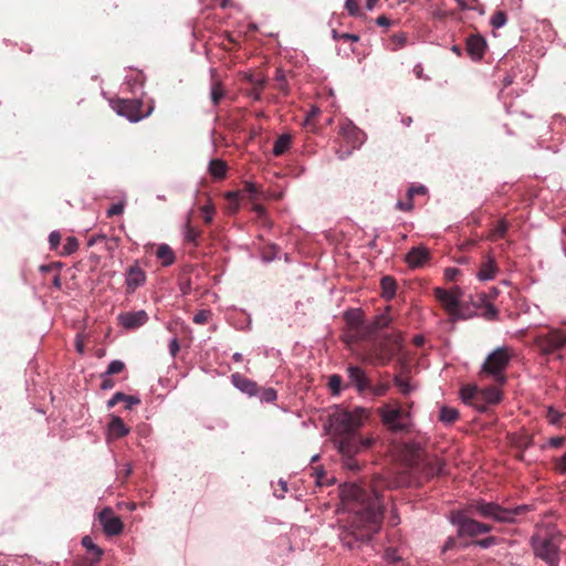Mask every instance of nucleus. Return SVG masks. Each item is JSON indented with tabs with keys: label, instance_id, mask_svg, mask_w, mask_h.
I'll list each match as a JSON object with an SVG mask.
<instances>
[{
	"label": "nucleus",
	"instance_id": "f257e3e1",
	"mask_svg": "<svg viewBox=\"0 0 566 566\" xmlns=\"http://www.w3.org/2000/svg\"><path fill=\"white\" fill-rule=\"evenodd\" d=\"M342 511L349 514L348 525L339 533L344 546L354 549L359 544L369 542L378 532L384 504L376 489L373 494L355 483H345L340 488Z\"/></svg>",
	"mask_w": 566,
	"mask_h": 566
},
{
	"label": "nucleus",
	"instance_id": "f03ea898",
	"mask_svg": "<svg viewBox=\"0 0 566 566\" xmlns=\"http://www.w3.org/2000/svg\"><path fill=\"white\" fill-rule=\"evenodd\" d=\"M369 418L370 411L367 408L336 407L328 417V432L336 450L340 449L342 442L346 443L353 439Z\"/></svg>",
	"mask_w": 566,
	"mask_h": 566
},
{
	"label": "nucleus",
	"instance_id": "7ed1b4c3",
	"mask_svg": "<svg viewBox=\"0 0 566 566\" xmlns=\"http://www.w3.org/2000/svg\"><path fill=\"white\" fill-rule=\"evenodd\" d=\"M563 536L553 524L537 525L530 538V544L536 558L547 566L559 565V547Z\"/></svg>",
	"mask_w": 566,
	"mask_h": 566
},
{
	"label": "nucleus",
	"instance_id": "20e7f679",
	"mask_svg": "<svg viewBox=\"0 0 566 566\" xmlns=\"http://www.w3.org/2000/svg\"><path fill=\"white\" fill-rule=\"evenodd\" d=\"M384 426L394 433H405L413 428L411 410H405L398 401L385 403L378 409Z\"/></svg>",
	"mask_w": 566,
	"mask_h": 566
},
{
	"label": "nucleus",
	"instance_id": "39448f33",
	"mask_svg": "<svg viewBox=\"0 0 566 566\" xmlns=\"http://www.w3.org/2000/svg\"><path fill=\"white\" fill-rule=\"evenodd\" d=\"M402 338L399 334L386 335L373 342L366 349V360L376 366L387 365L400 350Z\"/></svg>",
	"mask_w": 566,
	"mask_h": 566
},
{
	"label": "nucleus",
	"instance_id": "423d86ee",
	"mask_svg": "<svg viewBox=\"0 0 566 566\" xmlns=\"http://www.w3.org/2000/svg\"><path fill=\"white\" fill-rule=\"evenodd\" d=\"M512 358V352L509 347L502 346L490 353L482 364L481 371L491 376L496 382L506 381L505 369Z\"/></svg>",
	"mask_w": 566,
	"mask_h": 566
},
{
	"label": "nucleus",
	"instance_id": "0eeeda50",
	"mask_svg": "<svg viewBox=\"0 0 566 566\" xmlns=\"http://www.w3.org/2000/svg\"><path fill=\"white\" fill-rule=\"evenodd\" d=\"M483 517L493 518L500 523H512L515 521L516 515L523 511V506L514 509H504L494 502L478 501L471 505Z\"/></svg>",
	"mask_w": 566,
	"mask_h": 566
},
{
	"label": "nucleus",
	"instance_id": "6e6552de",
	"mask_svg": "<svg viewBox=\"0 0 566 566\" xmlns=\"http://www.w3.org/2000/svg\"><path fill=\"white\" fill-rule=\"evenodd\" d=\"M434 296L453 319H464L468 317L461 313L460 304L463 293L459 286H454L451 290L437 287L434 289Z\"/></svg>",
	"mask_w": 566,
	"mask_h": 566
},
{
	"label": "nucleus",
	"instance_id": "1a4fd4ad",
	"mask_svg": "<svg viewBox=\"0 0 566 566\" xmlns=\"http://www.w3.org/2000/svg\"><path fill=\"white\" fill-rule=\"evenodd\" d=\"M142 101L137 98L133 99H117L112 103L113 109L123 117H126L129 122L136 123L147 117L153 112V107L146 113H142Z\"/></svg>",
	"mask_w": 566,
	"mask_h": 566
},
{
	"label": "nucleus",
	"instance_id": "9d476101",
	"mask_svg": "<svg viewBox=\"0 0 566 566\" xmlns=\"http://www.w3.org/2000/svg\"><path fill=\"white\" fill-rule=\"evenodd\" d=\"M451 523L458 527V536H476L479 534L489 533L491 527L484 523L467 517L463 513L452 514Z\"/></svg>",
	"mask_w": 566,
	"mask_h": 566
},
{
	"label": "nucleus",
	"instance_id": "9b49d317",
	"mask_svg": "<svg viewBox=\"0 0 566 566\" xmlns=\"http://www.w3.org/2000/svg\"><path fill=\"white\" fill-rule=\"evenodd\" d=\"M535 344L544 355H549L566 346V329L553 328L547 334L537 335Z\"/></svg>",
	"mask_w": 566,
	"mask_h": 566
},
{
	"label": "nucleus",
	"instance_id": "f8f14e48",
	"mask_svg": "<svg viewBox=\"0 0 566 566\" xmlns=\"http://www.w3.org/2000/svg\"><path fill=\"white\" fill-rule=\"evenodd\" d=\"M98 521L107 536H116L123 532V522L111 507H105L98 513Z\"/></svg>",
	"mask_w": 566,
	"mask_h": 566
},
{
	"label": "nucleus",
	"instance_id": "ddd939ff",
	"mask_svg": "<svg viewBox=\"0 0 566 566\" xmlns=\"http://www.w3.org/2000/svg\"><path fill=\"white\" fill-rule=\"evenodd\" d=\"M146 283L145 271L136 263L130 265L125 272V285L128 294L135 293L137 289Z\"/></svg>",
	"mask_w": 566,
	"mask_h": 566
},
{
	"label": "nucleus",
	"instance_id": "4468645a",
	"mask_svg": "<svg viewBox=\"0 0 566 566\" xmlns=\"http://www.w3.org/2000/svg\"><path fill=\"white\" fill-rule=\"evenodd\" d=\"M373 437H360L358 433L346 443H340L339 454H358L359 452L369 449L374 443Z\"/></svg>",
	"mask_w": 566,
	"mask_h": 566
},
{
	"label": "nucleus",
	"instance_id": "2eb2a0df",
	"mask_svg": "<svg viewBox=\"0 0 566 566\" xmlns=\"http://www.w3.org/2000/svg\"><path fill=\"white\" fill-rule=\"evenodd\" d=\"M340 134L353 149H358L366 140L365 133L356 127L353 123L344 124L340 127Z\"/></svg>",
	"mask_w": 566,
	"mask_h": 566
},
{
	"label": "nucleus",
	"instance_id": "dca6fc26",
	"mask_svg": "<svg viewBox=\"0 0 566 566\" xmlns=\"http://www.w3.org/2000/svg\"><path fill=\"white\" fill-rule=\"evenodd\" d=\"M119 324L127 329H135L145 325L148 321L146 311L125 312L118 315Z\"/></svg>",
	"mask_w": 566,
	"mask_h": 566
},
{
	"label": "nucleus",
	"instance_id": "f3484780",
	"mask_svg": "<svg viewBox=\"0 0 566 566\" xmlns=\"http://www.w3.org/2000/svg\"><path fill=\"white\" fill-rule=\"evenodd\" d=\"M349 382L358 392H364L370 388V380L364 369L358 366H349L347 368Z\"/></svg>",
	"mask_w": 566,
	"mask_h": 566
},
{
	"label": "nucleus",
	"instance_id": "a211bd4d",
	"mask_svg": "<svg viewBox=\"0 0 566 566\" xmlns=\"http://www.w3.org/2000/svg\"><path fill=\"white\" fill-rule=\"evenodd\" d=\"M430 258V251L423 247L418 245L413 247L405 256V261L407 264L412 268L417 269L422 266Z\"/></svg>",
	"mask_w": 566,
	"mask_h": 566
},
{
	"label": "nucleus",
	"instance_id": "6ab92c4d",
	"mask_svg": "<svg viewBox=\"0 0 566 566\" xmlns=\"http://www.w3.org/2000/svg\"><path fill=\"white\" fill-rule=\"evenodd\" d=\"M231 382L237 389L250 397L258 396L259 394L258 384L238 373L231 375Z\"/></svg>",
	"mask_w": 566,
	"mask_h": 566
},
{
	"label": "nucleus",
	"instance_id": "aec40b11",
	"mask_svg": "<svg viewBox=\"0 0 566 566\" xmlns=\"http://www.w3.org/2000/svg\"><path fill=\"white\" fill-rule=\"evenodd\" d=\"M128 433L129 428L124 423L123 419L118 416L112 415L107 427L108 439H119Z\"/></svg>",
	"mask_w": 566,
	"mask_h": 566
},
{
	"label": "nucleus",
	"instance_id": "412c9836",
	"mask_svg": "<svg viewBox=\"0 0 566 566\" xmlns=\"http://www.w3.org/2000/svg\"><path fill=\"white\" fill-rule=\"evenodd\" d=\"M486 42L480 35H472L467 41V51L473 60H480L485 51Z\"/></svg>",
	"mask_w": 566,
	"mask_h": 566
},
{
	"label": "nucleus",
	"instance_id": "4be33fe9",
	"mask_svg": "<svg viewBox=\"0 0 566 566\" xmlns=\"http://www.w3.org/2000/svg\"><path fill=\"white\" fill-rule=\"evenodd\" d=\"M497 272V266L493 256L488 255L485 261L482 263L480 271L476 274V277L480 281H490L495 277Z\"/></svg>",
	"mask_w": 566,
	"mask_h": 566
},
{
	"label": "nucleus",
	"instance_id": "5701e85b",
	"mask_svg": "<svg viewBox=\"0 0 566 566\" xmlns=\"http://www.w3.org/2000/svg\"><path fill=\"white\" fill-rule=\"evenodd\" d=\"M126 402V409H130L133 406L138 405L140 399L136 396H128L120 391H117L113 395V397L107 401V408L112 409L118 402Z\"/></svg>",
	"mask_w": 566,
	"mask_h": 566
},
{
	"label": "nucleus",
	"instance_id": "b1692460",
	"mask_svg": "<svg viewBox=\"0 0 566 566\" xmlns=\"http://www.w3.org/2000/svg\"><path fill=\"white\" fill-rule=\"evenodd\" d=\"M156 255L161 261L164 266H169L175 262V253L172 249L166 243L158 245Z\"/></svg>",
	"mask_w": 566,
	"mask_h": 566
},
{
	"label": "nucleus",
	"instance_id": "393cba45",
	"mask_svg": "<svg viewBox=\"0 0 566 566\" xmlns=\"http://www.w3.org/2000/svg\"><path fill=\"white\" fill-rule=\"evenodd\" d=\"M479 396L490 405L497 403L502 399L501 391L495 387H488L480 391Z\"/></svg>",
	"mask_w": 566,
	"mask_h": 566
},
{
	"label": "nucleus",
	"instance_id": "a878e982",
	"mask_svg": "<svg viewBox=\"0 0 566 566\" xmlns=\"http://www.w3.org/2000/svg\"><path fill=\"white\" fill-rule=\"evenodd\" d=\"M480 391L478 390L476 386L473 385H467L461 388L460 390V397L463 402L465 403H473V400L479 396Z\"/></svg>",
	"mask_w": 566,
	"mask_h": 566
},
{
	"label": "nucleus",
	"instance_id": "bb28decb",
	"mask_svg": "<svg viewBox=\"0 0 566 566\" xmlns=\"http://www.w3.org/2000/svg\"><path fill=\"white\" fill-rule=\"evenodd\" d=\"M226 170H227V166L224 164V161L220 160V159H212L210 160L209 163V172L214 177V178H223L224 175H226Z\"/></svg>",
	"mask_w": 566,
	"mask_h": 566
},
{
	"label": "nucleus",
	"instance_id": "cd10ccee",
	"mask_svg": "<svg viewBox=\"0 0 566 566\" xmlns=\"http://www.w3.org/2000/svg\"><path fill=\"white\" fill-rule=\"evenodd\" d=\"M394 384L399 389V391L405 396L410 395L416 389L415 385H412L408 379L402 378L400 376H395Z\"/></svg>",
	"mask_w": 566,
	"mask_h": 566
},
{
	"label": "nucleus",
	"instance_id": "c85d7f7f",
	"mask_svg": "<svg viewBox=\"0 0 566 566\" xmlns=\"http://www.w3.org/2000/svg\"><path fill=\"white\" fill-rule=\"evenodd\" d=\"M382 295L386 298H392L396 294V282L390 276H384L381 279Z\"/></svg>",
	"mask_w": 566,
	"mask_h": 566
},
{
	"label": "nucleus",
	"instance_id": "c756f323",
	"mask_svg": "<svg viewBox=\"0 0 566 566\" xmlns=\"http://www.w3.org/2000/svg\"><path fill=\"white\" fill-rule=\"evenodd\" d=\"M224 96V91L221 83L218 80H213L210 88V98L212 104L216 106L220 103Z\"/></svg>",
	"mask_w": 566,
	"mask_h": 566
},
{
	"label": "nucleus",
	"instance_id": "7c9ffc66",
	"mask_svg": "<svg viewBox=\"0 0 566 566\" xmlns=\"http://www.w3.org/2000/svg\"><path fill=\"white\" fill-rule=\"evenodd\" d=\"M290 144L291 137L289 135L280 136L274 143L273 154L275 156L282 155L290 147Z\"/></svg>",
	"mask_w": 566,
	"mask_h": 566
},
{
	"label": "nucleus",
	"instance_id": "2f4dec72",
	"mask_svg": "<svg viewBox=\"0 0 566 566\" xmlns=\"http://www.w3.org/2000/svg\"><path fill=\"white\" fill-rule=\"evenodd\" d=\"M546 418H547L548 422L553 426H558V424L565 423V415L557 411L554 407L547 408Z\"/></svg>",
	"mask_w": 566,
	"mask_h": 566
},
{
	"label": "nucleus",
	"instance_id": "473e14b6",
	"mask_svg": "<svg viewBox=\"0 0 566 566\" xmlns=\"http://www.w3.org/2000/svg\"><path fill=\"white\" fill-rule=\"evenodd\" d=\"M459 417V412L454 408L442 407L440 410V420L446 423H452Z\"/></svg>",
	"mask_w": 566,
	"mask_h": 566
},
{
	"label": "nucleus",
	"instance_id": "72a5a7b5",
	"mask_svg": "<svg viewBox=\"0 0 566 566\" xmlns=\"http://www.w3.org/2000/svg\"><path fill=\"white\" fill-rule=\"evenodd\" d=\"M81 543L90 553L95 555L96 559H99L102 557V548L94 544L91 536H84Z\"/></svg>",
	"mask_w": 566,
	"mask_h": 566
},
{
	"label": "nucleus",
	"instance_id": "f704fd0d",
	"mask_svg": "<svg viewBox=\"0 0 566 566\" xmlns=\"http://www.w3.org/2000/svg\"><path fill=\"white\" fill-rule=\"evenodd\" d=\"M262 402H274L277 398L276 390L273 388H259L258 396Z\"/></svg>",
	"mask_w": 566,
	"mask_h": 566
},
{
	"label": "nucleus",
	"instance_id": "c9c22d12",
	"mask_svg": "<svg viewBox=\"0 0 566 566\" xmlns=\"http://www.w3.org/2000/svg\"><path fill=\"white\" fill-rule=\"evenodd\" d=\"M390 316L387 313H382L375 318L370 328L371 331L382 329L387 327L390 324Z\"/></svg>",
	"mask_w": 566,
	"mask_h": 566
},
{
	"label": "nucleus",
	"instance_id": "e433bc0d",
	"mask_svg": "<svg viewBox=\"0 0 566 566\" xmlns=\"http://www.w3.org/2000/svg\"><path fill=\"white\" fill-rule=\"evenodd\" d=\"M244 78L253 85V87L263 88L266 84V77L262 74H245Z\"/></svg>",
	"mask_w": 566,
	"mask_h": 566
},
{
	"label": "nucleus",
	"instance_id": "4c0bfd02",
	"mask_svg": "<svg viewBox=\"0 0 566 566\" xmlns=\"http://www.w3.org/2000/svg\"><path fill=\"white\" fill-rule=\"evenodd\" d=\"M327 385L333 395H339L342 391V377L337 374L332 375Z\"/></svg>",
	"mask_w": 566,
	"mask_h": 566
},
{
	"label": "nucleus",
	"instance_id": "58836bf2",
	"mask_svg": "<svg viewBox=\"0 0 566 566\" xmlns=\"http://www.w3.org/2000/svg\"><path fill=\"white\" fill-rule=\"evenodd\" d=\"M491 24L495 29L503 28L506 24V14L503 11H496L491 17Z\"/></svg>",
	"mask_w": 566,
	"mask_h": 566
},
{
	"label": "nucleus",
	"instance_id": "ea45409f",
	"mask_svg": "<svg viewBox=\"0 0 566 566\" xmlns=\"http://www.w3.org/2000/svg\"><path fill=\"white\" fill-rule=\"evenodd\" d=\"M124 368H125V364L122 360L115 359L109 363L105 374H106V376L119 374L124 370Z\"/></svg>",
	"mask_w": 566,
	"mask_h": 566
},
{
	"label": "nucleus",
	"instance_id": "a19ab883",
	"mask_svg": "<svg viewBox=\"0 0 566 566\" xmlns=\"http://www.w3.org/2000/svg\"><path fill=\"white\" fill-rule=\"evenodd\" d=\"M77 248H78V242H77L76 238H74V237L66 238L65 243L63 245L64 254H72L73 252H75L77 250Z\"/></svg>",
	"mask_w": 566,
	"mask_h": 566
},
{
	"label": "nucleus",
	"instance_id": "79ce46f5",
	"mask_svg": "<svg viewBox=\"0 0 566 566\" xmlns=\"http://www.w3.org/2000/svg\"><path fill=\"white\" fill-rule=\"evenodd\" d=\"M210 316H211V311H209V310H200L199 312H197L193 315L192 321L196 324L202 325V324H206L208 322Z\"/></svg>",
	"mask_w": 566,
	"mask_h": 566
},
{
	"label": "nucleus",
	"instance_id": "37998d69",
	"mask_svg": "<svg viewBox=\"0 0 566 566\" xmlns=\"http://www.w3.org/2000/svg\"><path fill=\"white\" fill-rule=\"evenodd\" d=\"M185 240L188 241V242H196L198 235H199V232L192 228L190 226V222L189 220L187 221L186 226H185Z\"/></svg>",
	"mask_w": 566,
	"mask_h": 566
},
{
	"label": "nucleus",
	"instance_id": "c03bdc74",
	"mask_svg": "<svg viewBox=\"0 0 566 566\" xmlns=\"http://www.w3.org/2000/svg\"><path fill=\"white\" fill-rule=\"evenodd\" d=\"M371 392L377 396V397H380V396H385L388 390H389V385L386 384V382H381V384H377L375 386H371L370 385V388Z\"/></svg>",
	"mask_w": 566,
	"mask_h": 566
},
{
	"label": "nucleus",
	"instance_id": "a18cd8bd",
	"mask_svg": "<svg viewBox=\"0 0 566 566\" xmlns=\"http://www.w3.org/2000/svg\"><path fill=\"white\" fill-rule=\"evenodd\" d=\"M506 230H507L506 222L504 220L499 221L497 224L495 226V228L493 229L492 238L497 239V238L503 237L504 233L506 232Z\"/></svg>",
	"mask_w": 566,
	"mask_h": 566
},
{
	"label": "nucleus",
	"instance_id": "49530a36",
	"mask_svg": "<svg viewBox=\"0 0 566 566\" xmlns=\"http://www.w3.org/2000/svg\"><path fill=\"white\" fill-rule=\"evenodd\" d=\"M340 455L343 457L344 465L347 469L353 470V471L358 469V463L354 459L356 454H340Z\"/></svg>",
	"mask_w": 566,
	"mask_h": 566
},
{
	"label": "nucleus",
	"instance_id": "de8ad7c7",
	"mask_svg": "<svg viewBox=\"0 0 566 566\" xmlns=\"http://www.w3.org/2000/svg\"><path fill=\"white\" fill-rule=\"evenodd\" d=\"M201 212L203 214V219L206 223H210L212 221L214 214V208L212 205L208 203L201 207Z\"/></svg>",
	"mask_w": 566,
	"mask_h": 566
},
{
	"label": "nucleus",
	"instance_id": "09e8293b",
	"mask_svg": "<svg viewBox=\"0 0 566 566\" xmlns=\"http://www.w3.org/2000/svg\"><path fill=\"white\" fill-rule=\"evenodd\" d=\"M275 80L277 82V87L281 90L284 94H287V84L285 81V75L281 70H277Z\"/></svg>",
	"mask_w": 566,
	"mask_h": 566
},
{
	"label": "nucleus",
	"instance_id": "8fccbe9b",
	"mask_svg": "<svg viewBox=\"0 0 566 566\" xmlns=\"http://www.w3.org/2000/svg\"><path fill=\"white\" fill-rule=\"evenodd\" d=\"M124 208H125V206L123 202L114 203L108 208L106 214H107V217L122 214L124 212Z\"/></svg>",
	"mask_w": 566,
	"mask_h": 566
},
{
	"label": "nucleus",
	"instance_id": "3c124183",
	"mask_svg": "<svg viewBox=\"0 0 566 566\" xmlns=\"http://www.w3.org/2000/svg\"><path fill=\"white\" fill-rule=\"evenodd\" d=\"M345 8L350 15H358L359 13L358 0H346Z\"/></svg>",
	"mask_w": 566,
	"mask_h": 566
},
{
	"label": "nucleus",
	"instance_id": "603ef678",
	"mask_svg": "<svg viewBox=\"0 0 566 566\" xmlns=\"http://www.w3.org/2000/svg\"><path fill=\"white\" fill-rule=\"evenodd\" d=\"M496 543V538L494 536H489L486 538L474 542L475 545L482 548H489Z\"/></svg>",
	"mask_w": 566,
	"mask_h": 566
},
{
	"label": "nucleus",
	"instance_id": "864d4df0",
	"mask_svg": "<svg viewBox=\"0 0 566 566\" xmlns=\"http://www.w3.org/2000/svg\"><path fill=\"white\" fill-rule=\"evenodd\" d=\"M61 241V234L57 231H52L49 235V242L51 245V249H56Z\"/></svg>",
	"mask_w": 566,
	"mask_h": 566
},
{
	"label": "nucleus",
	"instance_id": "5fc2aeb1",
	"mask_svg": "<svg viewBox=\"0 0 566 566\" xmlns=\"http://www.w3.org/2000/svg\"><path fill=\"white\" fill-rule=\"evenodd\" d=\"M325 475H326V472L322 468H316L314 470V476H315L316 484H318V485L325 484V481H324Z\"/></svg>",
	"mask_w": 566,
	"mask_h": 566
},
{
	"label": "nucleus",
	"instance_id": "6e6d98bb",
	"mask_svg": "<svg viewBox=\"0 0 566 566\" xmlns=\"http://www.w3.org/2000/svg\"><path fill=\"white\" fill-rule=\"evenodd\" d=\"M102 382H101V388L103 390H109L114 387V381L109 378V376H106V374H102Z\"/></svg>",
	"mask_w": 566,
	"mask_h": 566
},
{
	"label": "nucleus",
	"instance_id": "4d7b16f0",
	"mask_svg": "<svg viewBox=\"0 0 566 566\" xmlns=\"http://www.w3.org/2000/svg\"><path fill=\"white\" fill-rule=\"evenodd\" d=\"M459 273H460V270L457 268H447L444 270V277L448 281H453L457 279Z\"/></svg>",
	"mask_w": 566,
	"mask_h": 566
},
{
	"label": "nucleus",
	"instance_id": "13d9d810",
	"mask_svg": "<svg viewBox=\"0 0 566 566\" xmlns=\"http://www.w3.org/2000/svg\"><path fill=\"white\" fill-rule=\"evenodd\" d=\"M426 192V187L423 186H413L408 190V196L412 198L415 195H423Z\"/></svg>",
	"mask_w": 566,
	"mask_h": 566
},
{
	"label": "nucleus",
	"instance_id": "bf43d9fd",
	"mask_svg": "<svg viewBox=\"0 0 566 566\" xmlns=\"http://www.w3.org/2000/svg\"><path fill=\"white\" fill-rule=\"evenodd\" d=\"M413 74L416 75L417 78L419 80H429V77H427L424 74H423V67H422V64L421 63H418L415 65L413 67Z\"/></svg>",
	"mask_w": 566,
	"mask_h": 566
},
{
	"label": "nucleus",
	"instance_id": "052dcab7",
	"mask_svg": "<svg viewBox=\"0 0 566 566\" xmlns=\"http://www.w3.org/2000/svg\"><path fill=\"white\" fill-rule=\"evenodd\" d=\"M556 468L560 473H566V453L557 460Z\"/></svg>",
	"mask_w": 566,
	"mask_h": 566
},
{
	"label": "nucleus",
	"instance_id": "680f3d73",
	"mask_svg": "<svg viewBox=\"0 0 566 566\" xmlns=\"http://www.w3.org/2000/svg\"><path fill=\"white\" fill-rule=\"evenodd\" d=\"M179 343H178V339L177 338H172L169 343V352L171 354V356H176L177 353L179 352Z\"/></svg>",
	"mask_w": 566,
	"mask_h": 566
},
{
	"label": "nucleus",
	"instance_id": "e2e57ef3",
	"mask_svg": "<svg viewBox=\"0 0 566 566\" xmlns=\"http://www.w3.org/2000/svg\"><path fill=\"white\" fill-rule=\"evenodd\" d=\"M565 441L564 437H554L549 439L548 444L553 448H559Z\"/></svg>",
	"mask_w": 566,
	"mask_h": 566
},
{
	"label": "nucleus",
	"instance_id": "0e129e2a",
	"mask_svg": "<svg viewBox=\"0 0 566 566\" xmlns=\"http://www.w3.org/2000/svg\"><path fill=\"white\" fill-rule=\"evenodd\" d=\"M485 316L489 318H495L497 316V310L494 305L488 304L486 305V313Z\"/></svg>",
	"mask_w": 566,
	"mask_h": 566
},
{
	"label": "nucleus",
	"instance_id": "69168bd1",
	"mask_svg": "<svg viewBox=\"0 0 566 566\" xmlns=\"http://www.w3.org/2000/svg\"><path fill=\"white\" fill-rule=\"evenodd\" d=\"M261 91L262 88L253 87L251 91L248 92V96L254 101H259L261 98Z\"/></svg>",
	"mask_w": 566,
	"mask_h": 566
},
{
	"label": "nucleus",
	"instance_id": "338daca9",
	"mask_svg": "<svg viewBox=\"0 0 566 566\" xmlns=\"http://www.w3.org/2000/svg\"><path fill=\"white\" fill-rule=\"evenodd\" d=\"M339 38L345 41H352L357 42L359 40V36L357 34L352 33H340Z\"/></svg>",
	"mask_w": 566,
	"mask_h": 566
},
{
	"label": "nucleus",
	"instance_id": "774afa93",
	"mask_svg": "<svg viewBox=\"0 0 566 566\" xmlns=\"http://www.w3.org/2000/svg\"><path fill=\"white\" fill-rule=\"evenodd\" d=\"M455 545V539L453 537H449L442 546V553L453 548Z\"/></svg>",
	"mask_w": 566,
	"mask_h": 566
}]
</instances>
